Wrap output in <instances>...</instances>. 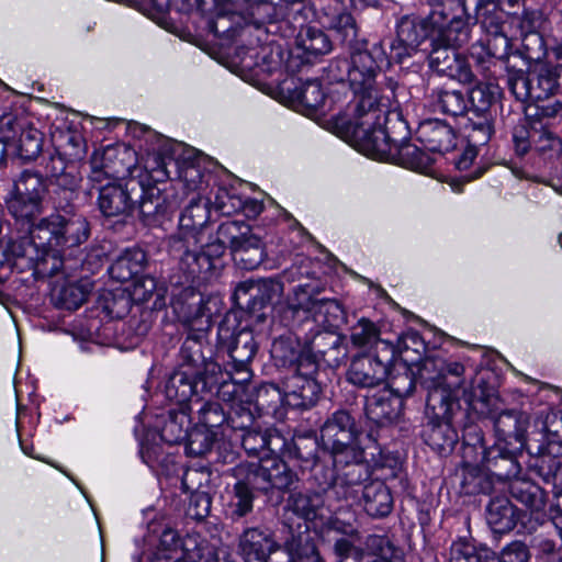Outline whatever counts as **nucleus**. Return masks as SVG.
<instances>
[{
  "label": "nucleus",
  "instance_id": "nucleus-1",
  "mask_svg": "<svg viewBox=\"0 0 562 562\" xmlns=\"http://www.w3.org/2000/svg\"><path fill=\"white\" fill-rule=\"evenodd\" d=\"M329 29L336 37L350 49L349 88L352 99L346 112H353L356 119L372 123L385 111L393 106L397 82L392 78L381 77L382 65L386 61V54L381 42L367 48V42L358 38V26L351 14H338L335 10L328 12Z\"/></svg>",
  "mask_w": 562,
  "mask_h": 562
},
{
  "label": "nucleus",
  "instance_id": "nucleus-2",
  "mask_svg": "<svg viewBox=\"0 0 562 562\" xmlns=\"http://www.w3.org/2000/svg\"><path fill=\"white\" fill-rule=\"evenodd\" d=\"M464 372L462 363L440 357H427L418 368V379L427 390L426 411L430 418L425 440L440 453L451 451L458 442L451 419L460 408L458 393L464 385Z\"/></svg>",
  "mask_w": 562,
  "mask_h": 562
},
{
  "label": "nucleus",
  "instance_id": "nucleus-3",
  "mask_svg": "<svg viewBox=\"0 0 562 562\" xmlns=\"http://www.w3.org/2000/svg\"><path fill=\"white\" fill-rule=\"evenodd\" d=\"M183 239L177 237L172 240L170 256L178 260V269L182 276L170 278V296L173 310L187 322H192L203 316V297L193 289L194 283L206 281L216 269V261L225 254L228 247L217 235L204 245L201 236L194 243L183 244Z\"/></svg>",
  "mask_w": 562,
  "mask_h": 562
},
{
  "label": "nucleus",
  "instance_id": "nucleus-4",
  "mask_svg": "<svg viewBox=\"0 0 562 562\" xmlns=\"http://www.w3.org/2000/svg\"><path fill=\"white\" fill-rule=\"evenodd\" d=\"M329 476L323 483V490L330 488L338 498L358 502L364 512L374 518L387 516L393 508V497L389 487L380 480L370 479L369 468L364 463H356L345 468L341 473Z\"/></svg>",
  "mask_w": 562,
  "mask_h": 562
},
{
  "label": "nucleus",
  "instance_id": "nucleus-5",
  "mask_svg": "<svg viewBox=\"0 0 562 562\" xmlns=\"http://www.w3.org/2000/svg\"><path fill=\"white\" fill-rule=\"evenodd\" d=\"M379 114L372 123H366L364 119H356L353 112H346L347 127L363 143L368 155L375 159H395L401 142L407 137V126L395 103Z\"/></svg>",
  "mask_w": 562,
  "mask_h": 562
},
{
  "label": "nucleus",
  "instance_id": "nucleus-6",
  "mask_svg": "<svg viewBox=\"0 0 562 562\" xmlns=\"http://www.w3.org/2000/svg\"><path fill=\"white\" fill-rule=\"evenodd\" d=\"M493 425L497 440L504 441L506 447H495L488 450L485 453V461L488 469L496 471L497 476L509 477L517 473L518 464L508 447L524 448L529 417L520 411L508 409L493 417Z\"/></svg>",
  "mask_w": 562,
  "mask_h": 562
},
{
  "label": "nucleus",
  "instance_id": "nucleus-7",
  "mask_svg": "<svg viewBox=\"0 0 562 562\" xmlns=\"http://www.w3.org/2000/svg\"><path fill=\"white\" fill-rule=\"evenodd\" d=\"M321 446L329 452L336 465L349 468L362 463L363 451L358 443L353 417L347 411L333 413L321 428Z\"/></svg>",
  "mask_w": 562,
  "mask_h": 562
},
{
  "label": "nucleus",
  "instance_id": "nucleus-8",
  "mask_svg": "<svg viewBox=\"0 0 562 562\" xmlns=\"http://www.w3.org/2000/svg\"><path fill=\"white\" fill-rule=\"evenodd\" d=\"M46 193V180L38 171L23 170L18 176L4 200L7 210L16 225H32L34 221L38 222L42 218Z\"/></svg>",
  "mask_w": 562,
  "mask_h": 562
},
{
  "label": "nucleus",
  "instance_id": "nucleus-9",
  "mask_svg": "<svg viewBox=\"0 0 562 562\" xmlns=\"http://www.w3.org/2000/svg\"><path fill=\"white\" fill-rule=\"evenodd\" d=\"M34 236L47 244V248L58 251L63 261L64 249L78 247L90 236V224L79 213L50 214L40 218L34 228Z\"/></svg>",
  "mask_w": 562,
  "mask_h": 562
},
{
  "label": "nucleus",
  "instance_id": "nucleus-10",
  "mask_svg": "<svg viewBox=\"0 0 562 562\" xmlns=\"http://www.w3.org/2000/svg\"><path fill=\"white\" fill-rule=\"evenodd\" d=\"M467 95L470 113L468 138L474 145H485L494 134L496 101L501 89L494 81H481Z\"/></svg>",
  "mask_w": 562,
  "mask_h": 562
},
{
  "label": "nucleus",
  "instance_id": "nucleus-11",
  "mask_svg": "<svg viewBox=\"0 0 562 562\" xmlns=\"http://www.w3.org/2000/svg\"><path fill=\"white\" fill-rule=\"evenodd\" d=\"M37 222L32 225L24 224L20 226L24 229L23 234L12 238L5 248L7 254L16 260H23L24 267L34 269L42 274L54 276L63 268V262L58 251L47 248V244H42L41 239L34 236V228Z\"/></svg>",
  "mask_w": 562,
  "mask_h": 562
},
{
  "label": "nucleus",
  "instance_id": "nucleus-12",
  "mask_svg": "<svg viewBox=\"0 0 562 562\" xmlns=\"http://www.w3.org/2000/svg\"><path fill=\"white\" fill-rule=\"evenodd\" d=\"M319 357L312 352L307 345L297 353L295 374L286 382L284 402L286 405L306 409L313 406L321 392V387L315 380L318 371Z\"/></svg>",
  "mask_w": 562,
  "mask_h": 562
},
{
  "label": "nucleus",
  "instance_id": "nucleus-13",
  "mask_svg": "<svg viewBox=\"0 0 562 562\" xmlns=\"http://www.w3.org/2000/svg\"><path fill=\"white\" fill-rule=\"evenodd\" d=\"M395 347L382 342L380 353H362L352 358L346 376L347 381L358 387H375L386 381L395 359Z\"/></svg>",
  "mask_w": 562,
  "mask_h": 562
},
{
  "label": "nucleus",
  "instance_id": "nucleus-14",
  "mask_svg": "<svg viewBox=\"0 0 562 562\" xmlns=\"http://www.w3.org/2000/svg\"><path fill=\"white\" fill-rule=\"evenodd\" d=\"M289 308L294 315L302 312L305 319L312 318L325 329L338 327L345 318L342 306L337 300L315 297L314 290L307 284L295 288Z\"/></svg>",
  "mask_w": 562,
  "mask_h": 562
},
{
  "label": "nucleus",
  "instance_id": "nucleus-15",
  "mask_svg": "<svg viewBox=\"0 0 562 562\" xmlns=\"http://www.w3.org/2000/svg\"><path fill=\"white\" fill-rule=\"evenodd\" d=\"M249 473L246 479L252 482V488L268 493L273 488L289 490L296 481L297 475L290 467L277 457L261 458L258 462L241 463ZM245 477L244 474H240Z\"/></svg>",
  "mask_w": 562,
  "mask_h": 562
},
{
  "label": "nucleus",
  "instance_id": "nucleus-16",
  "mask_svg": "<svg viewBox=\"0 0 562 562\" xmlns=\"http://www.w3.org/2000/svg\"><path fill=\"white\" fill-rule=\"evenodd\" d=\"M458 2L461 7V0H443L441 3H429L434 7L429 13V22L434 34V44L461 47L468 43L470 37L469 26L460 15L448 16L446 7ZM464 12V8H461Z\"/></svg>",
  "mask_w": 562,
  "mask_h": 562
},
{
  "label": "nucleus",
  "instance_id": "nucleus-17",
  "mask_svg": "<svg viewBox=\"0 0 562 562\" xmlns=\"http://www.w3.org/2000/svg\"><path fill=\"white\" fill-rule=\"evenodd\" d=\"M0 132L23 161L35 160L43 150V134L25 121L4 115Z\"/></svg>",
  "mask_w": 562,
  "mask_h": 562
},
{
  "label": "nucleus",
  "instance_id": "nucleus-18",
  "mask_svg": "<svg viewBox=\"0 0 562 562\" xmlns=\"http://www.w3.org/2000/svg\"><path fill=\"white\" fill-rule=\"evenodd\" d=\"M486 521L496 533H505L519 526L520 532L531 533L542 524L527 513L518 510L508 498L495 497L486 507Z\"/></svg>",
  "mask_w": 562,
  "mask_h": 562
},
{
  "label": "nucleus",
  "instance_id": "nucleus-19",
  "mask_svg": "<svg viewBox=\"0 0 562 562\" xmlns=\"http://www.w3.org/2000/svg\"><path fill=\"white\" fill-rule=\"evenodd\" d=\"M364 546L366 550L375 557L367 562H391L395 555V548L386 536L369 535ZM333 552L335 562H362L364 557V549L345 538L335 540Z\"/></svg>",
  "mask_w": 562,
  "mask_h": 562
},
{
  "label": "nucleus",
  "instance_id": "nucleus-20",
  "mask_svg": "<svg viewBox=\"0 0 562 562\" xmlns=\"http://www.w3.org/2000/svg\"><path fill=\"white\" fill-rule=\"evenodd\" d=\"M217 336L220 342L227 347L235 370L247 371L258 348L252 330L243 327L234 331L229 318H225L218 326Z\"/></svg>",
  "mask_w": 562,
  "mask_h": 562
},
{
  "label": "nucleus",
  "instance_id": "nucleus-21",
  "mask_svg": "<svg viewBox=\"0 0 562 562\" xmlns=\"http://www.w3.org/2000/svg\"><path fill=\"white\" fill-rule=\"evenodd\" d=\"M428 56L429 67L441 76L457 80L460 83H472L474 74L468 58L454 47L432 44Z\"/></svg>",
  "mask_w": 562,
  "mask_h": 562
},
{
  "label": "nucleus",
  "instance_id": "nucleus-22",
  "mask_svg": "<svg viewBox=\"0 0 562 562\" xmlns=\"http://www.w3.org/2000/svg\"><path fill=\"white\" fill-rule=\"evenodd\" d=\"M210 214V199L201 195L192 198L180 215L178 232L168 239L169 254L171 252L172 240L177 237L184 239V245L188 243H194V239L202 235V231L209 223Z\"/></svg>",
  "mask_w": 562,
  "mask_h": 562
},
{
  "label": "nucleus",
  "instance_id": "nucleus-23",
  "mask_svg": "<svg viewBox=\"0 0 562 562\" xmlns=\"http://www.w3.org/2000/svg\"><path fill=\"white\" fill-rule=\"evenodd\" d=\"M98 192V209L104 217L123 218L133 212L135 202L127 187L105 182Z\"/></svg>",
  "mask_w": 562,
  "mask_h": 562
},
{
  "label": "nucleus",
  "instance_id": "nucleus-24",
  "mask_svg": "<svg viewBox=\"0 0 562 562\" xmlns=\"http://www.w3.org/2000/svg\"><path fill=\"white\" fill-rule=\"evenodd\" d=\"M199 374L187 364H178L165 384L166 397L180 405L188 406L202 393L198 382Z\"/></svg>",
  "mask_w": 562,
  "mask_h": 562
},
{
  "label": "nucleus",
  "instance_id": "nucleus-25",
  "mask_svg": "<svg viewBox=\"0 0 562 562\" xmlns=\"http://www.w3.org/2000/svg\"><path fill=\"white\" fill-rule=\"evenodd\" d=\"M283 283L277 279L244 282L236 289V296L245 299L247 306L258 311L267 304L278 303L283 294Z\"/></svg>",
  "mask_w": 562,
  "mask_h": 562
},
{
  "label": "nucleus",
  "instance_id": "nucleus-26",
  "mask_svg": "<svg viewBox=\"0 0 562 562\" xmlns=\"http://www.w3.org/2000/svg\"><path fill=\"white\" fill-rule=\"evenodd\" d=\"M434 40L432 30L429 22V15L425 19L418 16H404L397 24V40L403 48L392 46L397 50L395 57L401 60L404 56L411 55L426 38Z\"/></svg>",
  "mask_w": 562,
  "mask_h": 562
},
{
  "label": "nucleus",
  "instance_id": "nucleus-27",
  "mask_svg": "<svg viewBox=\"0 0 562 562\" xmlns=\"http://www.w3.org/2000/svg\"><path fill=\"white\" fill-rule=\"evenodd\" d=\"M278 548L268 529L248 528L239 537V550L245 562H268L271 553Z\"/></svg>",
  "mask_w": 562,
  "mask_h": 562
},
{
  "label": "nucleus",
  "instance_id": "nucleus-28",
  "mask_svg": "<svg viewBox=\"0 0 562 562\" xmlns=\"http://www.w3.org/2000/svg\"><path fill=\"white\" fill-rule=\"evenodd\" d=\"M402 398L390 390H382L366 400L367 417L379 426H385L398 419L402 412Z\"/></svg>",
  "mask_w": 562,
  "mask_h": 562
},
{
  "label": "nucleus",
  "instance_id": "nucleus-29",
  "mask_svg": "<svg viewBox=\"0 0 562 562\" xmlns=\"http://www.w3.org/2000/svg\"><path fill=\"white\" fill-rule=\"evenodd\" d=\"M240 474L248 476L245 467L239 463L233 469V475L236 483L233 486L232 496L227 504V510L233 520L240 519L252 512L254 508V491L252 482L243 477Z\"/></svg>",
  "mask_w": 562,
  "mask_h": 562
},
{
  "label": "nucleus",
  "instance_id": "nucleus-30",
  "mask_svg": "<svg viewBox=\"0 0 562 562\" xmlns=\"http://www.w3.org/2000/svg\"><path fill=\"white\" fill-rule=\"evenodd\" d=\"M418 139L430 151L445 153L456 146V134L450 125L440 120H427L417 128Z\"/></svg>",
  "mask_w": 562,
  "mask_h": 562
},
{
  "label": "nucleus",
  "instance_id": "nucleus-31",
  "mask_svg": "<svg viewBox=\"0 0 562 562\" xmlns=\"http://www.w3.org/2000/svg\"><path fill=\"white\" fill-rule=\"evenodd\" d=\"M305 344L312 352L330 367L339 366L347 353L341 338L330 329L318 330Z\"/></svg>",
  "mask_w": 562,
  "mask_h": 562
},
{
  "label": "nucleus",
  "instance_id": "nucleus-32",
  "mask_svg": "<svg viewBox=\"0 0 562 562\" xmlns=\"http://www.w3.org/2000/svg\"><path fill=\"white\" fill-rule=\"evenodd\" d=\"M205 350L211 353V348L206 342V331L204 329L190 330L180 349L179 364H187L201 375V364L207 357Z\"/></svg>",
  "mask_w": 562,
  "mask_h": 562
},
{
  "label": "nucleus",
  "instance_id": "nucleus-33",
  "mask_svg": "<svg viewBox=\"0 0 562 562\" xmlns=\"http://www.w3.org/2000/svg\"><path fill=\"white\" fill-rule=\"evenodd\" d=\"M509 494L530 510L527 515L542 520L540 513L546 505V501L540 486L528 480L516 479L509 484Z\"/></svg>",
  "mask_w": 562,
  "mask_h": 562
},
{
  "label": "nucleus",
  "instance_id": "nucleus-34",
  "mask_svg": "<svg viewBox=\"0 0 562 562\" xmlns=\"http://www.w3.org/2000/svg\"><path fill=\"white\" fill-rule=\"evenodd\" d=\"M146 254L139 248L126 249L111 265V276L120 282L128 281L137 277L145 267Z\"/></svg>",
  "mask_w": 562,
  "mask_h": 562
},
{
  "label": "nucleus",
  "instance_id": "nucleus-35",
  "mask_svg": "<svg viewBox=\"0 0 562 562\" xmlns=\"http://www.w3.org/2000/svg\"><path fill=\"white\" fill-rule=\"evenodd\" d=\"M530 74L532 102L546 100L559 88L560 69L557 66L541 65Z\"/></svg>",
  "mask_w": 562,
  "mask_h": 562
},
{
  "label": "nucleus",
  "instance_id": "nucleus-36",
  "mask_svg": "<svg viewBox=\"0 0 562 562\" xmlns=\"http://www.w3.org/2000/svg\"><path fill=\"white\" fill-rule=\"evenodd\" d=\"M47 170L54 183L65 190L75 192L81 182V176L74 164L67 165L60 156H53Z\"/></svg>",
  "mask_w": 562,
  "mask_h": 562
},
{
  "label": "nucleus",
  "instance_id": "nucleus-37",
  "mask_svg": "<svg viewBox=\"0 0 562 562\" xmlns=\"http://www.w3.org/2000/svg\"><path fill=\"white\" fill-rule=\"evenodd\" d=\"M350 341L356 348L366 350L373 349L374 351L372 353H380L381 344L389 342L380 338V329L373 322L367 318L359 319L358 323L352 326Z\"/></svg>",
  "mask_w": 562,
  "mask_h": 562
},
{
  "label": "nucleus",
  "instance_id": "nucleus-38",
  "mask_svg": "<svg viewBox=\"0 0 562 562\" xmlns=\"http://www.w3.org/2000/svg\"><path fill=\"white\" fill-rule=\"evenodd\" d=\"M190 412L187 406L178 412H170L160 430V438L168 445H178L189 435Z\"/></svg>",
  "mask_w": 562,
  "mask_h": 562
},
{
  "label": "nucleus",
  "instance_id": "nucleus-39",
  "mask_svg": "<svg viewBox=\"0 0 562 562\" xmlns=\"http://www.w3.org/2000/svg\"><path fill=\"white\" fill-rule=\"evenodd\" d=\"M235 261L246 270L258 268L266 258L265 246L259 236L256 234L239 245L234 251Z\"/></svg>",
  "mask_w": 562,
  "mask_h": 562
},
{
  "label": "nucleus",
  "instance_id": "nucleus-40",
  "mask_svg": "<svg viewBox=\"0 0 562 562\" xmlns=\"http://www.w3.org/2000/svg\"><path fill=\"white\" fill-rule=\"evenodd\" d=\"M112 154V150H106L101 156L94 154L91 158V171L89 175V181L94 187H98L97 189H99L101 186H105V183H103L104 181L115 182V179L124 175L123 169L110 164Z\"/></svg>",
  "mask_w": 562,
  "mask_h": 562
},
{
  "label": "nucleus",
  "instance_id": "nucleus-41",
  "mask_svg": "<svg viewBox=\"0 0 562 562\" xmlns=\"http://www.w3.org/2000/svg\"><path fill=\"white\" fill-rule=\"evenodd\" d=\"M297 46L307 55L316 57L331 50L329 37L319 29H302L296 38Z\"/></svg>",
  "mask_w": 562,
  "mask_h": 562
},
{
  "label": "nucleus",
  "instance_id": "nucleus-42",
  "mask_svg": "<svg viewBox=\"0 0 562 562\" xmlns=\"http://www.w3.org/2000/svg\"><path fill=\"white\" fill-rule=\"evenodd\" d=\"M434 99L439 110L451 116L469 113L468 95L457 89H438L434 91Z\"/></svg>",
  "mask_w": 562,
  "mask_h": 562
},
{
  "label": "nucleus",
  "instance_id": "nucleus-43",
  "mask_svg": "<svg viewBox=\"0 0 562 562\" xmlns=\"http://www.w3.org/2000/svg\"><path fill=\"white\" fill-rule=\"evenodd\" d=\"M196 406H199L196 408L199 425L205 429L213 430L228 420V416L217 402L201 403L200 398H195L187 408L192 413Z\"/></svg>",
  "mask_w": 562,
  "mask_h": 562
},
{
  "label": "nucleus",
  "instance_id": "nucleus-44",
  "mask_svg": "<svg viewBox=\"0 0 562 562\" xmlns=\"http://www.w3.org/2000/svg\"><path fill=\"white\" fill-rule=\"evenodd\" d=\"M138 207L143 221L150 225L172 212L175 205L168 203L166 196L159 192H148L143 195Z\"/></svg>",
  "mask_w": 562,
  "mask_h": 562
},
{
  "label": "nucleus",
  "instance_id": "nucleus-45",
  "mask_svg": "<svg viewBox=\"0 0 562 562\" xmlns=\"http://www.w3.org/2000/svg\"><path fill=\"white\" fill-rule=\"evenodd\" d=\"M241 446L249 456H259L261 452H273L277 449V442L281 438L272 431L246 430L243 432Z\"/></svg>",
  "mask_w": 562,
  "mask_h": 562
},
{
  "label": "nucleus",
  "instance_id": "nucleus-46",
  "mask_svg": "<svg viewBox=\"0 0 562 562\" xmlns=\"http://www.w3.org/2000/svg\"><path fill=\"white\" fill-rule=\"evenodd\" d=\"M293 98L308 112L318 111L326 101L322 85L316 79L306 80L301 86L295 87Z\"/></svg>",
  "mask_w": 562,
  "mask_h": 562
},
{
  "label": "nucleus",
  "instance_id": "nucleus-47",
  "mask_svg": "<svg viewBox=\"0 0 562 562\" xmlns=\"http://www.w3.org/2000/svg\"><path fill=\"white\" fill-rule=\"evenodd\" d=\"M541 121H530L527 117L520 120L513 130V146L516 155L522 157L532 151L533 139L539 132Z\"/></svg>",
  "mask_w": 562,
  "mask_h": 562
},
{
  "label": "nucleus",
  "instance_id": "nucleus-48",
  "mask_svg": "<svg viewBox=\"0 0 562 562\" xmlns=\"http://www.w3.org/2000/svg\"><path fill=\"white\" fill-rule=\"evenodd\" d=\"M396 158L407 168L419 172H427L432 165V158L417 146L408 143L406 138L401 142L395 159Z\"/></svg>",
  "mask_w": 562,
  "mask_h": 562
},
{
  "label": "nucleus",
  "instance_id": "nucleus-49",
  "mask_svg": "<svg viewBox=\"0 0 562 562\" xmlns=\"http://www.w3.org/2000/svg\"><path fill=\"white\" fill-rule=\"evenodd\" d=\"M254 234L249 225L239 221H226L216 231L218 238L231 248L232 252Z\"/></svg>",
  "mask_w": 562,
  "mask_h": 562
},
{
  "label": "nucleus",
  "instance_id": "nucleus-50",
  "mask_svg": "<svg viewBox=\"0 0 562 562\" xmlns=\"http://www.w3.org/2000/svg\"><path fill=\"white\" fill-rule=\"evenodd\" d=\"M521 45L529 59L535 61L548 59L551 61V46H548L539 31L521 33Z\"/></svg>",
  "mask_w": 562,
  "mask_h": 562
},
{
  "label": "nucleus",
  "instance_id": "nucleus-51",
  "mask_svg": "<svg viewBox=\"0 0 562 562\" xmlns=\"http://www.w3.org/2000/svg\"><path fill=\"white\" fill-rule=\"evenodd\" d=\"M216 439L214 430L199 427L189 432L187 437V452L193 457L210 452Z\"/></svg>",
  "mask_w": 562,
  "mask_h": 562
},
{
  "label": "nucleus",
  "instance_id": "nucleus-52",
  "mask_svg": "<svg viewBox=\"0 0 562 562\" xmlns=\"http://www.w3.org/2000/svg\"><path fill=\"white\" fill-rule=\"evenodd\" d=\"M535 136L532 151L539 156L552 158L562 153V140L543 124Z\"/></svg>",
  "mask_w": 562,
  "mask_h": 562
},
{
  "label": "nucleus",
  "instance_id": "nucleus-53",
  "mask_svg": "<svg viewBox=\"0 0 562 562\" xmlns=\"http://www.w3.org/2000/svg\"><path fill=\"white\" fill-rule=\"evenodd\" d=\"M449 562H490V553L465 540H458L451 546Z\"/></svg>",
  "mask_w": 562,
  "mask_h": 562
},
{
  "label": "nucleus",
  "instance_id": "nucleus-54",
  "mask_svg": "<svg viewBox=\"0 0 562 562\" xmlns=\"http://www.w3.org/2000/svg\"><path fill=\"white\" fill-rule=\"evenodd\" d=\"M293 510L305 519H313L323 506L319 493H296L291 496Z\"/></svg>",
  "mask_w": 562,
  "mask_h": 562
},
{
  "label": "nucleus",
  "instance_id": "nucleus-55",
  "mask_svg": "<svg viewBox=\"0 0 562 562\" xmlns=\"http://www.w3.org/2000/svg\"><path fill=\"white\" fill-rule=\"evenodd\" d=\"M318 445V440L313 436H299L293 440L291 454L301 460L306 467L315 465Z\"/></svg>",
  "mask_w": 562,
  "mask_h": 562
},
{
  "label": "nucleus",
  "instance_id": "nucleus-56",
  "mask_svg": "<svg viewBox=\"0 0 562 562\" xmlns=\"http://www.w3.org/2000/svg\"><path fill=\"white\" fill-rule=\"evenodd\" d=\"M89 288L87 284L68 283L58 293V302L66 310H77L88 297Z\"/></svg>",
  "mask_w": 562,
  "mask_h": 562
},
{
  "label": "nucleus",
  "instance_id": "nucleus-57",
  "mask_svg": "<svg viewBox=\"0 0 562 562\" xmlns=\"http://www.w3.org/2000/svg\"><path fill=\"white\" fill-rule=\"evenodd\" d=\"M507 85L513 95L520 102H532V81L529 72L522 70L508 74Z\"/></svg>",
  "mask_w": 562,
  "mask_h": 562
},
{
  "label": "nucleus",
  "instance_id": "nucleus-58",
  "mask_svg": "<svg viewBox=\"0 0 562 562\" xmlns=\"http://www.w3.org/2000/svg\"><path fill=\"white\" fill-rule=\"evenodd\" d=\"M198 382L202 393L212 391L220 383H224V372L221 366L213 361L211 357H206L201 364V375L198 376Z\"/></svg>",
  "mask_w": 562,
  "mask_h": 562
},
{
  "label": "nucleus",
  "instance_id": "nucleus-59",
  "mask_svg": "<svg viewBox=\"0 0 562 562\" xmlns=\"http://www.w3.org/2000/svg\"><path fill=\"white\" fill-rule=\"evenodd\" d=\"M299 351L296 350L293 341L286 338L276 339L271 347L272 358L283 367H291L297 358Z\"/></svg>",
  "mask_w": 562,
  "mask_h": 562
},
{
  "label": "nucleus",
  "instance_id": "nucleus-60",
  "mask_svg": "<svg viewBox=\"0 0 562 562\" xmlns=\"http://www.w3.org/2000/svg\"><path fill=\"white\" fill-rule=\"evenodd\" d=\"M58 146L64 149L65 154L79 158L85 154V142L82 135L77 131H63L58 135Z\"/></svg>",
  "mask_w": 562,
  "mask_h": 562
},
{
  "label": "nucleus",
  "instance_id": "nucleus-61",
  "mask_svg": "<svg viewBox=\"0 0 562 562\" xmlns=\"http://www.w3.org/2000/svg\"><path fill=\"white\" fill-rule=\"evenodd\" d=\"M191 497L188 504L187 514L189 517L202 520L211 512L212 499L204 491L190 492Z\"/></svg>",
  "mask_w": 562,
  "mask_h": 562
},
{
  "label": "nucleus",
  "instance_id": "nucleus-62",
  "mask_svg": "<svg viewBox=\"0 0 562 562\" xmlns=\"http://www.w3.org/2000/svg\"><path fill=\"white\" fill-rule=\"evenodd\" d=\"M539 468L544 480L562 491V460L560 458L542 456Z\"/></svg>",
  "mask_w": 562,
  "mask_h": 562
},
{
  "label": "nucleus",
  "instance_id": "nucleus-63",
  "mask_svg": "<svg viewBox=\"0 0 562 562\" xmlns=\"http://www.w3.org/2000/svg\"><path fill=\"white\" fill-rule=\"evenodd\" d=\"M241 2L249 3L250 12L248 13L258 25L277 19V9L265 0H240L239 3Z\"/></svg>",
  "mask_w": 562,
  "mask_h": 562
},
{
  "label": "nucleus",
  "instance_id": "nucleus-64",
  "mask_svg": "<svg viewBox=\"0 0 562 562\" xmlns=\"http://www.w3.org/2000/svg\"><path fill=\"white\" fill-rule=\"evenodd\" d=\"M528 559V548L521 541L509 543L502 550L499 555V562H527Z\"/></svg>",
  "mask_w": 562,
  "mask_h": 562
}]
</instances>
